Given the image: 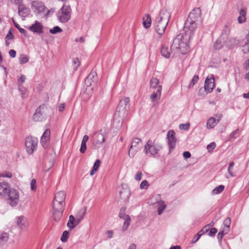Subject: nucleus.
I'll return each mask as SVG.
<instances>
[{"label":"nucleus","instance_id":"f257e3e1","mask_svg":"<svg viewBox=\"0 0 249 249\" xmlns=\"http://www.w3.org/2000/svg\"><path fill=\"white\" fill-rule=\"evenodd\" d=\"M197 23H193L186 20L184 23V35L179 34L174 39L171 50H179L181 53L186 54L189 50L188 42L194 35L197 27Z\"/></svg>","mask_w":249,"mask_h":249},{"label":"nucleus","instance_id":"f03ea898","mask_svg":"<svg viewBox=\"0 0 249 249\" xmlns=\"http://www.w3.org/2000/svg\"><path fill=\"white\" fill-rule=\"evenodd\" d=\"M129 102V98L127 97L120 100L114 116L113 122L114 126L117 128L122 126L124 118L127 115Z\"/></svg>","mask_w":249,"mask_h":249},{"label":"nucleus","instance_id":"7ed1b4c3","mask_svg":"<svg viewBox=\"0 0 249 249\" xmlns=\"http://www.w3.org/2000/svg\"><path fill=\"white\" fill-rule=\"evenodd\" d=\"M66 194L64 191H59L56 193L53 201V213L54 220L59 221L64 210Z\"/></svg>","mask_w":249,"mask_h":249},{"label":"nucleus","instance_id":"20e7f679","mask_svg":"<svg viewBox=\"0 0 249 249\" xmlns=\"http://www.w3.org/2000/svg\"><path fill=\"white\" fill-rule=\"evenodd\" d=\"M170 18L171 14L166 9H162L160 11L159 15L155 18L153 23L155 30L160 36L164 33Z\"/></svg>","mask_w":249,"mask_h":249},{"label":"nucleus","instance_id":"39448f33","mask_svg":"<svg viewBox=\"0 0 249 249\" xmlns=\"http://www.w3.org/2000/svg\"><path fill=\"white\" fill-rule=\"evenodd\" d=\"M71 9L69 4L65 3L57 13L58 20L61 23L68 22L71 18Z\"/></svg>","mask_w":249,"mask_h":249},{"label":"nucleus","instance_id":"423d86ee","mask_svg":"<svg viewBox=\"0 0 249 249\" xmlns=\"http://www.w3.org/2000/svg\"><path fill=\"white\" fill-rule=\"evenodd\" d=\"M161 149L160 144L149 139L144 145V151L146 155L149 154L151 156L155 157Z\"/></svg>","mask_w":249,"mask_h":249},{"label":"nucleus","instance_id":"0eeeda50","mask_svg":"<svg viewBox=\"0 0 249 249\" xmlns=\"http://www.w3.org/2000/svg\"><path fill=\"white\" fill-rule=\"evenodd\" d=\"M142 147V140L138 138H133L128 152L129 156L130 158H133L136 153L141 149Z\"/></svg>","mask_w":249,"mask_h":249},{"label":"nucleus","instance_id":"6e6552de","mask_svg":"<svg viewBox=\"0 0 249 249\" xmlns=\"http://www.w3.org/2000/svg\"><path fill=\"white\" fill-rule=\"evenodd\" d=\"M38 143L37 138L32 137H28L25 139V146L27 152L32 154L36 149Z\"/></svg>","mask_w":249,"mask_h":249},{"label":"nucleus","instance_id":"1a4fd4ad","mask_svg":"<svg viewBox=\"0 0 249 249\" xmlns=\"http://www.w3.org/2000/svg\"><path fill=\"white\" fill-rule=\"evenodd\" d=\"M7 196L9 200V204L11 206L14 207L16 206L18 202L19 194L17 190L14 189H10Z\"/></svg>","mask_w":249,"mask_h":249},{"label":"nucleus","instance_id":"9d476101","mask_svg":"<svg viewBox=\"0 0 249 249\" xmlns=\"http://www.w3.org/2000/svg\"><path fill=\"white\" fill-rule=\"evenodd\" d=\"M118 191L121 198L125 201L128 200L130 196V190L127 184H122L118 187Z\"/></svg>","mask_w":249,"mask_h":249},{"label":"nucleus","instance_id":"9b49d317","mask_svg":"<svg viewBox=\"0 0 249 249\" xmlns=\"http://www.w3.org/2000/svg\"><path fill=\"white\" fill-rule=\"evenodd\" d=\"M200 9L198 8H195L190 13L187 19L191 22L197 23L200 21Z\"/></svg>","mask_w":249,"mask_h":249},{"label":"nucleus","instance_id":"f8f14e48","mask_svg":"<svg viewBox=\"0 0 249 249\" xmlns=\"http://www.w3.org/2000/svg\"><path fill=\"white\" fill-rule=\"evenodd\" d=\"M31 7L35 14L43 13L46 9V7L44 3L41 1L37 0L32 2Z\"/></svg>","mask_w":249,"mask_h":249},{"label":"nucleus","instance_id":"ddd939ff","mask_svg":"<svg viewBox=\"0 0 249 249\" xmlns=\"http://www.w3.org/2000/svg\"><path fill=\"white\" fill-rule=\"evenodd\" d=\"M167 137L168 138V144L169 147V151L174 149L176 145V139L175 138V133L173 130L168 131Z\"/></svg>","mask_w":249,"mask_h":249},{"label":"nucleus","instance_id":"4468645a","mask_svg":"<svg viewBox=\"0 0 249 249\" xmlns=\"http://www.w3.org/2000/svg\"><path fill=\"white\" fill-rule=\"evenodd\" d=\"M228 39V34L226 33H222L221 36L216 40L214 44V47L215 49L219 50L221 49L224 44L227 43Z\"/></svg>","mask_w":249,"mask_h":249},{"label":"nucleus","instance_id":"2eb2a0df","mask_svg":"<svg viewBox=\"0 0 249 249\" xmlns=\"http://www.w3.org/2000/svg\"><path fill=\"white\" fill-rule=\"evenodd\" d=\"M93 139V143L95 146V148L101 147L105 141L104 135L100 132L96 133L94 135Z\"/></svg>","mask_w":249,"mask_h":249},{"label":"nucleus","instance_id":"dca6fc26","mask_svg":"<svg viewBox=\"0 0 249 249\" xmlns=\"http://www.w3.org/2000/svg\"><path fill=\"white\" fill-rule=\"evenodd\" d=\"M43 26L41 23L36 21L35 23L29 27V30L34 33L39 35L43 33Z\"/></svg>","mask_w":249,"mask_h":249},{"label":"nucleus","instance_id":"f3484780","mask_svg":"<svg viewBox=\"0 0 249 249\" xmlns=\"http://www.w3.org/2000/svg\"><path fill=\"white\" fill-rule=\"evenodd\" d=\"M44 108L45 106H41L36 109V112L33 117V119L35 121L39 122L43 120L44 117L43 116V111L42 110Z\"/></svg>","mask_w":249,"mask_h":249},{"label":"nucleus","instance_id":"a211bd4d","mask_svg":"<svg viewBox=\"0 0 249 249\" xmlns=\"http://www.w3.org/2000/svg\"><path fill=\"white\" fill-rule=\"evenodd\" d=\"M212 78L209 79L207 77L205 81L204 89L207 93H210L213 91L214 87V79L213 75H212Z\"/></svg>","mask_w":249,"mask_h":249},{"label":"nucleus","instance_id":"6ab92c4d","mask_svg":"<svg viewBox=\"0 0 249 249\" xmlns=\"http://www.w3.org/2000/svg\"><path fill=\"white\" fill-rule=\"evenodd\" d=\"M18 15L22 18L27 17L30 13V9L23 4H19L18 9Z\"/></svg>","mask_w":249,"mask_h":249},{"label":"nucleus","instance_id":"aec40b11","mask_svg":"<svg viewBox=\"0 0 249 249\" xmlns=\"http://www.w3.org/2000/svg\"><path fill=\"white\" fill-rule=\"evenodd\" d=\"M10 189V185L7 182H0V195L7 196V193Z\"/></svg>","mask_w":249,"mask_h":249},{"label":"nucleus","instance_id":"412c9836","mask_svg":"<svg viewBox=\"0 0 249 249\" xmlns=\"http://www.w3.org/2000/svg\"><path fill=\"white\" fill-rule=\"evenodd\" d=\"M162 86L159 85L157 87V91L153 92L150 95V98L151 100L154 102L160 99L161 94Z\"/></svg>","mask_w":249,"mask_h":249},{"label":"nucleus","instance_id":"4be33fe9","mask_svg":"<svg viewBox=\"0 0 249 249\" xmlns=\"http://www.w3.org/2000/svg\"><path fill=\"white\" fill-rule=\"evenodd\" d=\"M9 239V234L3 231H0V248L7 243Z\"/></svg>","mask_w":249,"mask_h":249},{"label":"nucleus","instance_id":"5701e85b","mask_svg":"<svg viewBox=\"0 0 249 249\" xmlns=\"http://www.w3.org/2000/svg\"><path fill=\"white\" fill-rule=\"evenodd\" d=\"M222 118V115H220L219 116V118L217 120V122L215 119L213 117H211L209 119L207 122V127L208 128H213L216 124L219 122L220 120Z\"/></svg>","mask_w":249,"mask_h":249},{"label":"nucleus","instance_id":"b1692460","mask_svg":"<svg viewBox=\"0 0 249 249\" xmlns=\"http://www.w3.org/2000/svg\"><path fill=\"white\" fill-rule=\"evenodd\" d=\"M50 131L49 129H47L43 133L41 137L40 142L44 146L47 141L50 140Z\"/></svg>","mask_w":249,"mask_h":249},{"label":"nucleus","instance_id":"393cba45","mask_svg":"<svg viewBox=\"0 0 249 249\" xmlns=\"http://www.w3.org/2000/svg\"><path fill=\"white\" fill-rule=\"evenodd\" d=\"M78 224H77V220L76 217L75 218L73 215H71L69 216V220L67 223V226L71 230L74 229V228Z\"/></svg>","mask_w":249,"mask_h":249},{"label":"nucleus","instance_id":"a878e982","mask_svg":"<svg viewBox=\"0 0 249 249\" xmlns=\"http://www.w3.org/2000/svg\"><path fill=\"white\" fill-rule=\"evenodd\" d=\"M87 209L86 208H82L80 210L79 212L76 215V218L77 220V224H79L81 221L83 219L86 213Z\"/></svg>","mask_w":249,"mask_h":249},{"label":"nucleus","instance_id":"bb28decb","mask_svg":"<svg viewBox=\"0 0 249 249\" xmlns=\"http://www.w3.org/2000/svg\"><path fill=\"white\" fill-rule=\"evenodd\" d=\"M161 54L166 58H169L170 56V50L165 45H163L160 50Z\"/></svg>","mask_w":249,"mask_h":249},{"label":"nucleus","instance_id":"cd10ccee","mask_svg":"<svg viewBox=\"0 0 249 249\" xmlns=\"http://www.w3.org/2000/svg\"><path fill=\"white\" fill-rule=\"evenodd\" d=\"M240 16L238 18V21L239 23H243L246 20V10L242 9L239 12Z\"/></svg>","mask_w":249,"mask_h":249},{"label":"nucleus","instance_id":"c85d7f7f","mask_svg":"<svg viewBox=\"0 0 249 249\" xmlns=\"http://www.w3.org/2000/svg\"><path fill=\"white\" fill-rule=\"evenodd\" d=\"M26 219L23 216H19L17 221V225L21 229L26 227Z\"/></svg>","mask_w":249,"mask_h":249},{"label":"nucleus","instance_id":"c756f323","mask_svg":"<svg viewBox=\"0 0 249 249\" xmlns=\"http://www.w3.org/2000/svg\"><path fill=\"white\" fill-rule=\"evenodd\" d=\"M151 23V17L149 14L146 15L143 18V26L147 29L150 27Z\"/></svg>","mask_w":249,"mask_h":249},{"label":"nucleus","instance_id":"7c9ffc66","mask_svg":"<svg viewBox=\"0 0 249 249\" xmlns=\"http://www.w3.org/2000/svg\"><path fill=\"white\" fill-rule=\"evenodd\" d=\"M158 214L160 215L164 210L166 208V205L164 204V202L162 200H160L158 202Z\"/></svg>","mask_w":249,"mask_h":249},{"label":"nucleus","instance_id":"2f4dec72","mask_svg":"<svg viewBox=\"0 0 249 249\" xmlns=\"http://www.w3.org/2000/svg\"><path fill=\"white\" fill-rule=\"evenodd\" d=\"M124 222L123 226L122 229L123 231H125L127 230L131 221V218L129 215L127 216L124 218H123Z\"/></svg>","mask_w":249,"mask_h":249},{"label":"nucleus","instance_id":"473e14b6","mask_svg":"<svg viewBox=\"0 0 249 249\" xmlns=\"http://www.w3.org/2000/svg\"><path fill=\"white\" fill-rule=\"evenodd\" d=\"M159 80L157 78H152L150 81V88L155 89L157 88L159 86Z\"/></svg>","mask_w":249,"mask_h":249},{"label":"nucleus","instance_id":"72a5a7b5","mask_svg":"<svg viewBox=\"0 0 249 249\" xmlns=\"http://www.w3.org/2000/svg\"><path fill=\"white\" fill-rule=\"evenodd\" d=\"M224 186L223 185H220L216 187H215L213 191H212V194L213 195H217L220 193H221L224 189Z\"/></svg>","mask_w":249,"mask_h":249},{"label":"nucleus","instance_id":"f704fd0d","mask_svg":"<svg viewBox=\"0 0 249 249\" xmlns=\"http://www.w3.org/2000/svg\"><path fill=\"white\" fill-rule=\"evenodd\" d=\"M231 218L229 217L225 219L223 222V225L225 227L224 229L226 230V233H228L229 231V228L231 225Z\"/></svg>","mask_w":249,"mask_h":249},{"label":"nucleus","instance_id":"c9c22d12","mask_svg":"<svg viewBox=\"0 0 249 249\" xmlns=\"http://www.w3.org/2000/svg\"><path fill=\"white\" fill-rule=\"evenodd\" d=\"M29 61V57L24 54H22L19 57V61L20 64L26 63Z\"/></svg>","mask_w":249,"mask_h":249},{"label":"nucleus","instance_id":"e433bc0d","mask_svg":"<svg viewBox=\"0 0 249 249\" xmlns=\"http://www.w3.org/2000/svg\"><path fill=\"white\" fill-rule=\"evenodd\" d=\"M49 32L52 34H56L62 32V30L59 26H56L50 29Z\"/></svg>","mask_w":249,"mask_h":249},{"label":"nucleus","instance_id":"4c0bfd02","mask_svg":"<svg viewBox=\"0 0 249 249\" xmlns=\"http://www.w3.org/2000/svg\"><path fill=\"white\" fill-rule=\"evenodd\" d=\"M199 79V77L197 75H195L192 79L191 80L189 85V88H192L197 82V81Z\"/></svg>","mask_w":249,"mask_h":249},{"label":"nucleus","instance_id":"58836bf2","mask_svg":"<svg viewBox=\"0 0 249 249\" xmlns=\"http://www.w3.org/2000/svg\"><path fill=\"white\" fill-rule=\"evenodd\" d=\"M72 63L73 65V70L74 71H77L78 67L80 65V62L77 58H73L72 59Z\"/></svg>","mask_w":249,"mask_h":249},{"label":"nucleus","instance_id":"ea45409f","mask_svg":"<svg viewBox=\"0 0 249 249\" xmlns=\"http://www.w3.org/2000/svg\"><path fill=\"white\" fill-rule=\"evenodd\" d=\"M88 79H90L92 82H95L97 80V74L94 71L91 72L87 76Z\"/></svg>","mask_w":249,"mask_h":249},{"label":"nucleus","instance_id":"a19ab883","mask_svg":"<svg viewBox=\"0 0 249 249\" xmlns=\"http://www.w3.org/2000/svg\"><path fill=\"white\" fill-rule=\"evenodd\" d=\"M69 235V232L67 231H65L61 235V241L63 242H66L68 240Z\"/></svg>","mask_w":249,"mask_h":249},{"label":"nucleus","instance_id":"79ce46f5","mask_svg":"<svg viewBox=\"0 0 249 249\" xmlns=\"http://www.w3.org/2000/svg\"><path fill=\"white\" fill-rule=\"evenodd\" d=\"M125 211L126 209L125 208H122L120 209L119 215V216L120 218H124L128 215L127 214H125Z\"/></svg>","mask_w":249,"mask_h":249},{"label":"nucleus","instance_id":"37998d69","mask_svg":"<svg viewBox=\"0 0 249 249\" xmlns=\"http://www.w3.org/2000/svg\"><path fill=\"white\" fill-rule=\"evenodd\" d=\"M226 233V230L223 229L222 231H220L217 236V238L219 242H221L224 234H227Z\"/></svg>","mask_w":249,"mask_h":249},{"label":"nucleus","instance_id":"c03bdc74","mask_svg":"<svg viewBox=\"0 0 249 249\" xmlns=\"http://www.w3.org/2000/svg\"><path fill=\"white\" fill-rule=\"evenodd\" d=\"M234 165V163L233 162H231L230 163H229V167H228V173L231 176V177H234V175H233V172H232V168H233V167Z\"/></svg>","mask_w":249,"mask_h":249},{"label":"nucleus","instance_id":"a18cd8bd","mask_svg":"<svg viewBox=\"0 0 249 249\" xmlns=\"http://www.w3.org/2000/svg\"><path fill=\"white\" fill-rule=\"evenodd\" d=\"M12 20H13V23H14L15 27L18 30L19 32L21 34H25L26 33V30L25 29H24L23 28L20 27L18 23L15 22V21H14V20L13 19H12Z\"/></svg>","mask_w":249,"mask_h":249},{"label":"nucleus","instance_id":"49530a36","mask_svg":"<svg viewBox=\"0 0 249 249\" xmlns=\"http://www.w3.org/2000/svg\"><path fill=\"white\" fill-rule=\"evenodd\" d=\"M205 233L203 231H202V230H201L196 235V236H197V239H196L195 240H192V243H195L200 238V237L203 235Z\"/></svg>","mask_w":249,"mask_h":249},{"label":"nucleus","instance_id":"de8ad7c7","mask_svg":"<svg viewBox=\"0 0 249 249\" xmlns=\"http://www.w3.org/2000/svg\"><path fill=\"white\" fill-rule=\"evenodd\" d=\"M149 185V184L147 180H144L141 182L140 184V188L142 189L147 188Z\"/></svg>","mask_w":249,"mask_h":249},{"label":"nucleus","instance_id":"09e8293b","mask_svg":"<svg viewBox=\"0 0 249 249\" xmlns=\"http://www.w3.org/2000/svg\"><path fill=\"white\" fill-rule=\"evenodd\" d=\"M190 127V124L189 123L187 124H181L179 125V127L180 129L187 130H188Z\"/></svg>","mask_w":249,"mask_h":249},{"label":"nucleus","instance_id":"8fccbe9b","mask_svg":"<svg viewBox=\"0 0 249 249\" xmlns=\"http://www.w3.org/2000/svg\"><path fill=\"white\" fill-rule=\"evenodd\" d=\"M209 232L208 233V235L210 236H214L215 234V233L217 232V230L216 228H212L211 229H210V230H209Z\"/></svg>","mask_w":249,"mask_h":249},{"label":"nucleus","instance_id":"3c124183","mask_svg":"<svg viewBox=\"0 0 249 249\" xmlns=\"http://www.w3.org/2000/svg\"><path fill=\"white\" fill-rule=\"evenodd\" d=\"M12 177V174L10 172H6L0 174V177L11 178Z\"/></svg>","mask_w":249,"mask_h":249},{"label":"nucleus","instance_id":"603ef678","mask_svg":"<svg viewBox=\"0 0 249 249\" xmlns=\"http://www.w3.org/2000/svg\"><path fill=\"white\" fill-rule=\"evenodd\" d=\"M101 164V161L100 160H96L94 163V165L92 167V168L94 169V170L95 169L97 171L99 167L100 166Z\"/></svg>","mask_w":249,"mask_h":249},{"label":"nucleus","instance_id":"864d4df0","mask_svg":"<svg viewBox=\"0 0 249 249\" xmlns=\"http://www.w3.org/2000/svg\"><path fill=\"white\" fill-rule=\"evenodd\" d=\"M216 146V144L214 142H212L207 145V149L208 151H212Z\"/></svg>","mask_w":249,"mask_h":249},{"label":"nucleus","instance_id":"5fc2aeb1","mask_svg":"<svg viewBox=\"0 0 249 249\" xmlns=\"http://www.w3.org/2000/svg\"><path fill=\"white\" fill-rule=\"evenodd\" d=\"M31 189L32 191H35L36 190V180L35 179H32L31 181Z\"/></svg>","mask_w":249,"mask_h":249},{"label":"nucleus","instance_id":"6e6d98bb","mask_svg":"<svg viewBox=\"0 0 249 249\" xmlns=\"http://www.w3.org/2000/svg\"><path fill=\"white\" fill-rule=\"evenodd\" d=\"M86 149H87L86 143H84V142H81L80 149V151L82 153H84L86 152Z\"/></svg>","mask_w":249,"mask_h":249},{"label":"nucleus","instance_id":"4d7b16f0","mask_svg":"<svg viewBox=\"0 0 249 249\" xmlns=\"http://www.w3.org/2000/svg\"><path fill=\"white\" fill-rule=\"evenodd\" d=\"M13 34H12L11 31L9 30L8 34L6 36L5 39H6L7 40H11L13 38Z\"/></svg>","mask_w":249,"mask_h":249},{"label":"nucleus","instance_id":"13d9d810","mask_svg":"<svg viewBox=\"0 0 249 249\" xmlns=\"http://www.w3.org/2000/svg\"><path fill=\"white\" fill-rule=\"evenodd\" d=\"M142 172H138L136 175H135V179L136 180H140L142 178Z\"/></svg>","mask_w":249,"mask_h":249},{"label":"nucleus","instance_id":"bf43d9fd","mask_svg":"<svg viewBox=\"0 0 249 249\" xmlns=\"http://www.w3.org/2000/svg\"><path fill=\"white\" fill-rule=\"evenodd\" d=\"M183 156L185 159H187L191 157V154L189 151H185L183 153Z\"/></svg>","mask_w":249,"mask_h":249},{"label":"nucleus","instance_id":"052dcab7","mask_svg":"<svg viewBox=\"0 0 249 249\" xmlns=\"http://www.w3.org/2000/svg\"><path fill=\"white\" fill-rule=\"evenodd\" d=\"M9 54L12 58H14L16 56V51L14 50H11L9 52Z\"/></svg>","mask_w":249,"mask_h":249},{"label":"nucleus","instance_id":"680f3d73","mask_svg":"<svg viewBox=\"0 0 249 249\" xmlns=\"http://www.w3.org/2000/svg\"><path fill=\"white\" fill-rule=\"evenodd\" d=\"M238 131L239 130L237 129L235 130L234 131L232 132L230 135L231 138H235L236 137V135L237 134Z\"/></svg>","mask_w":249,"mask_h":249},{"label":"nucleus","instance_id":"e2e57ef3","mask_svg":"<svg viewBox=\"0 0 249 249\" xmlns=\"http://www.w3.org/2000/svg\"><path fill=\"white\" fill-rule=\"evenodd\" d=\"M92 82H93L91 81L90 79H88V77H87L85 80V83L88 87L90 86L91 85Z\"/></svg>","mask_w":249,"mask_h":249},{"label":"nucleus","instance_id":"0e129e2a","mask_svg":"<svg viewBox=\"0 0 249 249\" xmlns=\"http://www.w3.org/2000/svg\"><path fill=\"white\" fill-rule=\"evenodd\" d=\"M65 108V104H61L59 105L58 107V110L60 112H62L64 110Z\"/></svg>","mask_w":249,"mask_h":249},{"label":"nucleus","instance_id":"69168bd1","mask_svg":"<svg viewBox=\"0 0 249 249\" xmlns=\"http://www.w3.org/2000/svg\"><path fill=\"white\" fill-rule=\"evenodd\" d=\"M201 230L204 231V233H206L210 230V226L206 225Z\"/></svg>","mask_w":249,"mask_h":249},{"label":"nucleus","instance_id":"338daca9","mask_svg":"<svg viewBox=\"0 0 249 249\" xmlns=\"http://www.w3.org/2000/svg\"><path fill=\"white\" fill-rule=\"evenodd\" d=\"M243 51L244 53H249V44L246 47H244L243 49Z\"/></svg>","mask_w":249,"mask_h":249},{"label":"nucleus","instance_id":"774afa93","mask_svg":"<svg viewBox=\"0 0 249 249\" xmlns=\"http://www.w3.org/2000/svg\"><path fill=\"white\" fill-rule=\"evenodd\" d=\"M246 39L247 40V42L245 43V45L244 47H246L248 45H249V33L246 35Z\"/></svg>","mask_w":249,"mask_h":249}]
</instances>
